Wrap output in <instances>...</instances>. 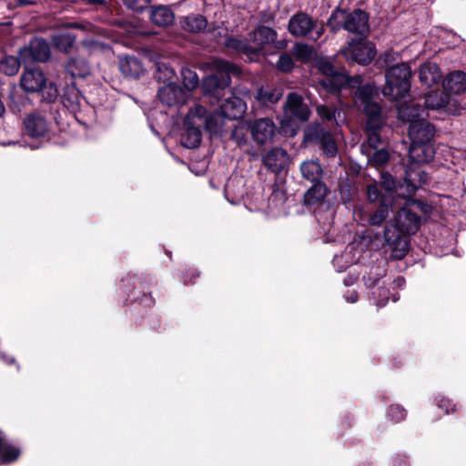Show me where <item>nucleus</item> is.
<instances>
[{
    "mask_svg": "<svg viewBox=\"0 0 466 466\" xmlns=\"http://www.w3.org/2000/svg\"><path fill=\"white\" fill-rule=\"evenodd\" d=\"M420 205L414 202L400 208L391 225L384 229V239L391 248V258L394 259L403 258L408 252L409 241L406 235L415 234L419 230L420 218L412 208Z\"/></svg>",
    "mask_w": 466,
    "mask_h": 466,
    "instance_id": "obj_1",
    "label": "nucleus"
},
{
    "mask_svg": "<svg viewBox=\"0 0 466 466\" xmlns=\"http://www.w3.org/2000/svg\"><path fill=\"white\" fill-rule=\"evenodd\" d=\"M186 133L182 137V144L187 148L198 147L201 143L202 133L200 127H204L211 133L219 129L218 119L214 120L212 115H208L207 109L201 105H196L188 111L185 118Z\"/></svg>",
    "mask_w": 466,
    "mask_h": 466,
    "instance_id": "obj_2",
    "label": "nucleus"
},
{
    "mask_svg": "<svg viewBox=\"0 0 466 466\" xmlns=\"http://www.w3.org/2000/svg\"><path fill=\"white\" fill-rule=\"evenodd\" d=\"M214 68L218 74L208 76L203 79L202 90L205 96L219 102L224 96L223 91L230 85V74L238 75L240 69L238 66L226 60L218 59L213 62Z\"/></svg>",
    "mask_w": 466,
    "mask_h": 466,
    "instance_id": "obj_3",
    "label": "nucleus"
},
{
    "mask_svg": "<svg viewBox=\"0 0 466 466\" xmlns=\"http://www.w3.org/2000/svg\"><path fill=\"white\" fill-rule=\"evenodd\" d=\"M410 76L411 69L407 63L390 66L386 71V85L383 87V95L394 101L404 98L410 88Z\"/></svg>",
    "mask_w": 466,
    "mask_h": 466,
    "instance_id": "obj_4",
    "label": "nucleus"
},
{
    "mask_svg": "<svg viewBox=\"0 0 466 466\" xmlns=\"http://www.w3.org/2000/svg\"><path fill=\"white\" fill-rule=\"evenodd\" d=\"M328 26L333 32L344 28L350 33L363 35L369 29V16L360 9L350 13L342 9H336L328 20Z\"/></svg>",
    "mask_w": 466,
    "mask_h": 466,
    "instance_id": "obj_5",
    "label": "nucleus"
},
{
    "mask_svg": "<svg viewBox=\"0 0 466 466\" xmlns=\"http://www.w3.org/2000/svg\"><path fill=\"white\" fill-rule=\"evenodd\" d=\"M276 39L277 32L274 29L260 25L248 34L246 42L230 38L228 40L227 46L249 56L262 51L266 46L273 44Z\"/></svg>",
    "mask_w": 466,
    "mask_h": 466,
    "instance_id": "obj_6",
    "label": "nucleus"
},
{
    "mask_svg": "<svg viewBox=\"0 0 466 466\" xmlns=\"http://www.w3.org/2000/svg\"><path fill=\"white\" fill-rule=\"evenodd\" d=\"M21 86L27 92H41L43 99L46 102H53L58 96V90L52 82H47L44 73L32 68L25 70L21 76Z\"/></svg>",
    "mask_w": 466,
    "mask_h": 466,
    "instance_id": "obj_7",
    "label": "nucleus"
},
{
    "mask_svg": "<svg viewBox=\"0 0 466 466\" xmlns=\"http://www.w3.org/2000/svg\"><path fill=\"white\" fill-rule=\"evenodd\" d=\"M316 68L323 76V78L319 81V86L327 93L337 92L340 87L350 84L351 81L345 72L336 70L329 60H319L316 64Z\"/></svg>",
    "mask_w": 466,
    "mask_h": 466,
    "instance_id": "obj_8",
    "label": "nucleus"
},
{
    "mask_svg": "<svg viewBox=\"0 0 466 466\" xmlns=\"http://www.w3.org/2000/svg\"><path fill=\"white\" fill-rule=\"evenodd\" d=\"M377 90L371 85L360 86L354 95L355 105L362 108L365 114L370 116V122L377 121L381 111L380 106L377 102Z\"/></svg>",
    "mask_w": 466,
    "mask_h": 466,
    "instance_id": "obj_9",
    "label": "nucleus"
},
{
    "mask_svg": "<svg viewBox=\"0 0 466 466\" xmlns=\"http://www.w3.org/2000/svg\"><path fill=\"white\" fill-rule=\"evenodd\" d=\"M289 33L297 37L305 36L312 33L311 39L318 40L324 32L322 25H318L317 22L305 13H298L292 15L289 22Z\"/></svg>",
    "mask_w": 466,
    "mask_h": 466,
    "instance_id": "obj_10",
    "label": "nucleus"
},
{
    "mask_svg": "<svg viewBox=\"0 0 466 466\" xmlns=\"http://www.w3.org/2000/svg\"><path fill=\"white\" fill-rule=\"evenodd\" d=\"M217 103L218 104V108L213 112H208V115H212L214 120L218 119L219 127L222 126L224 118H239L247 109L246 103L240 97L233 94H230V96L226 97L223 101L220 99L219 102Z\"/></svg>",
    "mask_w": 466,
    "mask_h": 466,
    "instance_id": "obj_11",
    "label": "nucleus"
},
{
    "mask_svg": "<svg viewBox=\"0 0 466 466\" xmlns=\"http://www.w3.org/2000/svg\"><path fill=\"white\" fill-rule=\"evenodd\" d=\"M340 53L344 55L347 60L360 65L370 64L376 56L374 45L362 39L352 40Z\"/></svg>",
    "mask_w": 466,
    "mask_h": 466,
    "instance_id": "obj_12",
    "label": "nucleus"
},
{
    "mask_svg": "<svg viewBox=\"0 0 466 466\" xmlns=\"http://www.w3.org/2000/svg\"><path fill=\"white\" fill-rule=\"evenodd\" d=\"M19 56L23 64L46 62L50 57V47L45 39L36 37L19 50Z\"/></svg>",
    "mask_w": 466,
    "mask_h": 466,
    "instance_id": "obj_13",
    "label": "nucleus"
},
{
    "mask_svg": "<svg viewBox=\"0 0 466 466\" xmlns=\"http://www.w3.org/2000/svg\"><path fill=\"white\" fill-rule=\"evenodd\" d=\"M306 139L319 145L328 157H334L338 153V146L332 135L319 125L309 128Z\"/></svg>",
    "mask_w": 466,
    "mask_h": 466,
    "instance_id": "obj_14",
    "label": "nucleus"
},
{
    "mask_svg": "<svg viewBox=\"0 0 466 466\" xmlns=\"http://www.w3.org/2000/svg\"><path fill=\"white\" fill-rule=\"evenodd\" d=\"M310 111L308 106L303 102V98L297 93H290L287 97L284 107V117L293 118L299 122L309 119Z\"/></svg>",
    "mask_w": 466,
    "mask_h": 466,
    "instance_id": "obj_15",
    "label": "nucleus"
},
{
    "mask_svg": "<svg viewBox=\"0 0 466 466\" xmlns=\"http://www.w3.org/2000/svg\"><path fill=\"white\" fill-rule=\"evenodd\" d=\"M275 130V124L268 117L259 118L249 123L250 134L258 144L263 145L271 141Z\"/></svg>",
    "mask_w": 466,
    "mask_h": 466,
    "instance_id": "obj_16",
    "label": "nucleus"
},
{
    "mask_svg": "<svg viewBox=\"0 0 466 466\" xmlns=\"http://www.w3.org/2000/svg\"><path fill=\"white\" fill-rule=\"evenodd\" d=\"M428 174L421 169L420 165H407L404 184L409 195L414 194L417 189L427 184Z\"/></svg>",
    "mask_w": 466,
    "mask_h": 466,
    "instance_id": "obj_17",
    "label": "nucleus"
},
{
    "mask_svg": "<svg viewBox=\"0 0 466 466\" xmlns=\"http://www.w3.org/2000/svg\"><path fill=\"white\" fill-rule=\"evenodd\" d=\"M427 116L418 119L409 127V137L413 143H431L434 136V127L426 120Z\"/></svg>",
    "mask_w": 466,
    "mask_h": 466,
    "instance_id": "obj_18",
    "label": "nucleus"
},
{
    "mask_svg": "<svg viewBox=\"0 0 466 466\" xmlns=\"http://www.w3.org/2000/svg\"><path fill=\"white\" fill-rule=\"evenodd\" d=\"M158 97L164 105L175 106L186 102L187 94L180 86L171 83L159 88Z\"/></svg>",
    "mask_w": 466,
    "mask_h": 466,
    "instance_id": "obj_19",
    "label": "nucleus"
},
{
    "mask_svg": "<svg viewBox=\"0 0 466 466\" xmlns=\"http://www.w3.org/2000/svg\"><path fill=\"white\" fill-rule=\"evenodd\" d=\"M435 154L433 146L431 143H413L409 148V163L410 165H420L430 162Z\"/></svg>",
    "mask_w": 466,
    "mask_h": 466,
    "instance_id": "obj_20",
    "label": "nucleus"
},
{
    "mask_svg": "<svg viewBox=\"0 0 466 466\" xmlns=\"http://www.w3.org/2000/svg\"><path fill=\"white\" fill-rule=\"evenodd\" d=\"M419 78L423 86L432 87L441 81L442 73L437 64L427 62L421 65L419 71Z\"/></svg>",
    "mask_w": 466,
    "mask_h": 466,
    "instance_id": "obj_21",
    "label": "nucleus"
},
{
    "mask_svg": "<svg viewBox=\"0 0 466 466\" xmlns=\"http://www.w3.org/2000/svg\"><path fill=\"white\" fill-rule=\"evenodd\" d=\"M24 124L26 133L32 137H43L48 132V124L46 118L39 114L28 116Z\"/></svg>",
    "mask_w": 466,
    "mask_h": 466,
    "instance_id": "obj_22",
    "label": "nucleus"
},
{
    "mask_svg": "<svg viewBox=\"0 0 466 466\" xmlns=\"http://www.w3.org/2000/svg\"><path fill=\"white\" fill-rule=\"evenodd\" d=\"M288 154L281 147H275L269 150L264 157L265 165L273 172H279L288 164Z\"/></svg>",
    "mask_w": 466,
    "mask_h": 466,
    "instance_id": "obj_23",
    "label": "nucleus"
},
{
    "mask_svg": "<svg viewBox=\"0 0 466 466\" xmlns=\"http://www.w3.org/2000/svg\"><path fill=\"white\" fill-rule=\"evenodd\" d=\"M424 116H428V114L425 109L418 104H405L398 108V117L402 121L409 122L410 125Z\"/></svg>",
    "mask_w": 466,
    "mask_h": 466,
    "instance_id": "obj_24",
    "label": "nucleus"
},
{
    "mask_svg": "<svg viewBox=\"0 0 466 466\" xmlns=\"http://www.w3.org/2000/svg\"><path fill=\"white\" fill-rule=\"evenodd\" d=\"M444 89L451 94H460L466 90V74L461 71L451 73L443 83Z\"/></svg>",
    "mask_w": 466,
    "mask_h": 466,
    "instance_id": "obj_25",
    "label": "nucleus"
},
{
    "mask_svg": "<svg viewBox=\"0 0 466 466\" xmlns=\"http://www.w3.org/2000/svg\"><path fill=\"white\" fill-rule=\"evenodd\" d=\"M425 106L429 109H445L451 111V100L447 94L441 91H434L425 96Z\"/></svg>",
    "mask_w": 466,
    "mask_h": 466,
    "instance_id": "obj_26",
    "label": "nucleus"
},
{
    "mask_svg": "<svg viewBox=\"0 0 466 466\" xmlns=\"http://www.w3.org/2000/svg\"><path fill=\"white\" fill-rule=\"evenodd\" d=\"M300 171L304 178L310 182L321 183L323 169L318 160H307L300 165Z\"/></svg>",
    "mask_w": 466,
    "mask_h": 466,
    "instance_id": "obj_27",
    "label": "nucleus"
},
{
    "mask_svg": "<svg viewBox=\"0 0 466 466\" xmlns=\"http://www.w3.org/2000/svg\"><path fill=\"white\" fill-rule=\"evenodd\" d=\"M119 68L128 77H138L144 72L141 62L134 56L120 58Z\"/></svg>",
    "mask_w": 466,
    "mask_h": 466,
    "instance_id": "obj_28",
    "label": "nucleus"
},
{
    "mask_svg": "<svg viewBox=\"0 0 466 466\" xmlns=\"http://www.w3.org/2000/svg\"><path fill=\"white\" fill-rule=\"evenodd\" d=\"M150 20L157 25L166 26L171 25L174 20V14L167 6L150 7Z\"/></svg>",
    "mask_w": 466,
    "mask_h": 466,
    "instance_id": "obj_29",
    "label": "nucleus"
},
{
    "mask_svg": "<svg viewBox=\"0 0 466 466\" xmlns=\"http://www.w3.org/2000/svg\"><path fill=\"white\" fill-rule=\"evenodd\" d=\"M66 70L72 77H85L90 73V66L84 58L76 56L69 58Z\"/></svg>",
    "mask_w": 466,
    "mask_h": 466,
    "instance_id": "obj_30",
    "label": "nucleus"
},
{
    "mask_svg": "<svg viewBox=\"0 0 466 466\" xmlns=\"http://www.w3.org/2000/svg\"><path fill=\"white\" fill-rule=\"evenodd\" d=\"M181 27L191 33H199L206 29L207 20L199 15L184 16L180 19Z\"/></svg>",
    "mask_w": 466,
    "mask_h": 466,
    "instance_id": "obj_31",
    "label": "nucleus"
},
{
    "mask_svg": "<svg viewBox=\"0 0 466 466\" xmlns=\"http://www.w3.org/2000/svg\"><path fill=\"white\" fill-rule=\"evenodd\" d=\"M327 187L324 183H315L304 195L306 205L313 206L320 203L327 195Z\"/></svg>",
    "mask_w": 466,
    "mask_h": 466,
    "instance_id": "obj_32",
    "label": "nucleus"
},
{
    "mask_svg": "<svg viewBox=\"0 0 466 466\" xmlns=\"http://www.w3.org/2000/svg\"><path fill=\"white\" fill-rule=\"evenodd\" d=\"M282 97V91L276 87H261L257 94V100L264 106L276 104Z\"/></svg>",
    "mask_w": 466,
    "mask_h": 466,
    "instance_id": "obj_33",
    "label": "nucleus"
},
{
    "mask_svg": "<svg viewBox=\"0 0 466 466\" xmlns=\"http://www.w3.org/2000/svg\"><path fill=\"white\" fill-rule=\"evenodd\" d=\"M20 451L15 446L5 441L3 433L0 431V463L7 464L18 458Z\"/></svg>",
    "mask_w": 466,
    "mask_h": 466,
    "instance_id": "obj_34",
    "label": "nucleus"
},
{
    "mask_svg": "<svg viewBox=\"0 0 466 466\" xmlns=\"http://www.w3.org/2000/svg\"><path fill=\"white\" fill-rule=\"evenodd\" d=\"M54 46L64 53H70L76 42V37L71 34H57L52 36Z\"/></svg>",
    "mask_w": 466,
    "mask_h": 466,
    "instance_id": "obj_35",
    "label": "nucleus"
},
{
    "mask_svg": "<svg viewBox=\"0 0 466 466\" xmlns=\"http://www.w3.org/2000/svg\"><path fill=\"white\" fill-rule=\"evenodd\" d=\"M390 207L381 203L378 208L369 217L367 224L370 226H381L389 217Z\"/></svg>",
    "mask_w": 466,
    "mask_h": 466,
    "instance_id": "obj_36",
    "label": "nucleus"
},
{
    "mask_svg": "<svg viewBox=\"0 0 466 466\" xmlns=\"http://www.w3.org/2000/svg\"><path fill=\"white\" fill-rule=\"evenodd\" d=\"M21 63L19 55L18 57L6 56L0 62V70L7 76H14L18 72Z\"/></svg>",
    "mask_w": 466,
    "mask_h": 466,
    "instance_id": "obj_37",
    "label": "nucleus"
},
{
    "mask_svg": "<svg viewBox=\"0 0 466 466\" xmlns=\"http://www.w3.org/2000/svg\"><path fill=\"white\" fill-rule=\"evenodd\" d=\"M317 112L319 117L323 121L330 122V123H337L338 118L340 117L341 111L329 107L327 106L321 105L317 107Z\"/></svg>",
    "mask_w": 466,
    "mask_h": 466,
    "instance_id": "obj_38",
    "label": "nucleus"
},
{
    "mask_svg": "<svg viewBox=\"0 0 466 466\" xmlns=\"http://www.w3.org/2000/svg\"><path fill=\"white\" fill-rule=\"evenodd\" d=\"M249 131V123H239L231 132V138L238 145L244 146L248 142L247 133Z\"/></svg>",
    "mask_w": 466,
    "mask_h": 466,
    "instance_id": "obj_39",
    "label": "nucleus"
},
{
    "mask_svg": "<svg viewBox=\"0 0 466 466\" xmlns=\"http://www.w3.org/2000/svg\"><path fill=\"white\" fill-rule=\"evenodd\" d=\"M291 53L298 60L307 62L313 56V48L309 45L297 44L293 46Z\"/></svg>",
    "mask_w": 466,
    "mask_h": 466,
    "instance_id": "obj_40",
    "label": "nucleus"
},
{
    "mask_svg": "<svg viewBox=\"0 0 466 466\" xmlns=\"http://www.w3.org/2000/svg\"><path fill=\"white\" fill-rule=\"evenodd\" d=\"M183 85L187 91H192L198 86L199 81L196 72L185 68L182 70Z\"/></svg>",
    "mask_w": 466,
    "mask_h": 466,
    "instance_id": "obj_41",
    "label": "nucleus"
},
{
    "mask_svg": "<svg viewBox=\"0 0 466 466\" xmlns=\"http://www.w3.org/2000/svg\"><path fill=\"white\" fill-rule=\"evenodd\" d=\"M390 159V153L388 150L381 148V149H376L370 156V162L377 167H383L388 163Z\"/></svg>",
    "mask_w": 466,
    "mask_h": 466,
    "instance_id": "obj_42",
    "label": "nucleus"
},
{
    "mask_svg": "<svg viewBox=\"0 0 466 466\" xmlns=\"http://www.w3.org/2000/svg\"><path fill=\"white\" fill-rule=\"evenodd\" d=\"M294 67L292 57L289 54H281L277 62V68L284 73L290 72Z\"/></svg>",
    "mask_w": 466,
    "mask_h": 466,
    "instance_id": "obj_43",
    "label": "nucleus"
},
{
    "mask_svg": "<svg viewBox=\"0 0 466 466\" xmlns=\"http://www.w3.org/2000/svg\"><path fill=\"white\" fill-rule=\"evenodd\" d=\"M388 416L391 420L399 422L402 420L406 416V411L400 405H392L390 407Z\"/></svg>",
    "mask_w": 466,
    "mask_h": 466,
    "instance_id": "obj_44",
    "label": "nucleus"
},
{
    "mask_svg": "<svg viewBox=\"0 0 466 466\" xmlns=\"http://www.w3.org/2000/svg\"><path fill=\"white\" fill-rule=\"evenodd\" d=\"M380 178V185L385 190L391 191L396 188L397 182L391 175L383 173Z\"/></svg>",
    "mask_w": 466,
    "mask_h": 466,
    "instance_id": "obj_45",
    "label": "nucleus"
},
{
    "mask_svg": "<svg viewBox=\"0 0 466 466\" xmlns=\"http://www.w3.org/2000/svg\"><path fill=\"white\" fill-rule=\"evenodd\" d=\"M366 196L369 201L374 202L380 198V190L376 182L370 183L366 186Z\"/></svg>",
    "mask_w": 466,
    "mask_h": 466,
    "instance_id": "obj_46",
    "label": "nucleus"
},
{
    "mask_svg": "<svg viewBox=\"0 0 466 466\" xmlns=\"http://www.w3.org/2000/svg\"><path fill=\"white\" fill-rule=\"evenodd\" d=\"M147 4V0H127L130 8L136 11H142Z\"/></svg>",
    "mask_w": 466,
    "mask_h": 466,
    "instance_id": "obj_47",
    "label": "nucleus"
},
{
    "mask_svg": "<svg viewBox=\"0 0 466 466\" xmlns=\"http://www.w3.org/2000/svg\"><path fill=\"white\" fill-rule=\"evenodd\" d=\"M438 406L443 409L447 414L450 412V410L453 411L455 410V406L451 402V400L445 398H442L440 400Z\"/></svg>",
    "mask_w": 466,
    "mask_h": 466,
    "instance_id": "obj_48",
    "label": "nucleus"
},
{
    "mask_svg": "<svg viewBox=\"0 0 466 466\" xmlns=\"http://www.w3.org/2000/svg\"><path fill=\"white\" fill-rule=\"evenodd\" d=\"M397 54L391 52V51H388V52H385L382 56H381V60L383 61V64L385 66H387L388 67L391 66H390V63H392L393 61H395V56H396Z\"/></svg>",
    "mask_w": 466,
    "mask_h": 466,
    "instance_id": "obj_49",
    "label": "nucleus"
},
{
    "mask_svg": "<svg viewBox=\"0 0 466 466\" xmlns=\"http://www.w3.org/2000/svg\"><path fill=\"white\" fill-rule=\"evenodd\" d=\"M380 142V137L379 134L375 130L370 131V133L369 134V137H368L369 145L371 147H376Z\"/></svg>",
    "mask_w": 466,
    "mask_h": 466,
    "instance_id": "obj_50",
    "label": "nucleus"
},
{
    "mask_svg": "<svg viewBox=\"0 0 466 466\" xmlns=\"http://www.w3.org/2000/svg\"><path fill=\"white\" fill-rule=\"evenodd\" d=\"M379 296L380 297H383L382 299H379L377 301V305L378 307H383L387 300H388V290L386 289H379Z\"/></svg>",
    "mask_w": 466,
    "mask_h": 466,
    "instance_id": "obj_51",
    "label": "nucleus"
},
{
    "mask_svg": "<svg viewBox=\"0 0 466 466\" xmlns=\"http://www.w3.org/2000/svg\"><path fill=\"white\" fill-rule=\"evenodd\" d=\"M341 198L344 202H350L351 200V196L350 190L346 188L345 186L340 187Z\"/></svg>",
    "mask_w": 466,
    "mask_h": 466,
    "instance_id": "obj_52",
    "label": "nucleus"
},
{
    "mask_svg": "<svg viewBox=\"0 0 466 466\" xmlns=\"http://www.w3.org/2000/svg\"><path fill=\"white\" fill-rule=\"evenodd\" d=\"M1 359L3 361H5L6 364L10 365L15 363V360L14 357L7 355L6 353H1Z\"/></svg>",
    "mask_w": 466,
    "mask_h": 466,
    "instance_id": "obj_53",
    "label": "nucleus"
},
{
    "mask_svg": "<svg viewBox=\"0 0 466 466\" xmlns=\"http://www.w3.org/2000/svg\"><path fill=\"white\" fill-rule=\"evenodd\" d=\"M87 4L90 5H105L106 1V0H86Z\"/></svg>",
    "mask_w": 466,
    "mask_h": 466,
    "instance_id": "obj_54",
    "label": "nucleus"
},
{
    "mask_svg": "<svg viewBox=\"0 0 466 466\" xmlns=\"http://www.w3.org/2000/svg\"><path fill=\"white\" fill-rule=\"evenodd\" d=\"M347 300L354 303L358 300V294L356 292H352L349 297H347Z\"/></svg>",
    "mask_w": 466,
    "mask_h": 466,
    "instance_id": "obj_55",
    "label": "nucleus"
},
{
    "mask_svg": "<svg viewBox=\"0 0 466 466\" xmlns=\"http://www.w3.org/2000/svg\"><path fill=\"white\" fill-rule=\"evenodd\" d=\"M365 284L369 287H371L376 284V280H372L370 277H368V279H365Z\"/></svg>",
    "mask_w": 466,
    "mask_h": 466,
    "instance_id": "obj_56",
    "label": "nucleus"
},
{
    "mask_svg": "<svg viewBox=\"0 0 466 466\" xmlns=\"http://www.w3.org/2000/svg\"><path fill=\"white\" fill-rule=\"evenodd\" d=\"M394 282H395V284H396L398 287H401V286H402V284L404 283V279H401V278H399V279H397Z\"/></svg>",
    "mask_w": 466,
    "mask_h": 466,
    "instance_id": "obj_57",
    "label": "nucleus"
},
{
    "mask_svg": "<svg viewBox=\"0 0 466 466\" xmlns=\"http://www.w3.org/2000/svg\"><path fill=\"white\" fill-rule=\"evenodd\" d=\"M341 259H342V257H341V256H336V257L334 258L333 262H334V264H337V263H338L339 260H341Z\"/></svg>",
    "mask_w": 466,
    "mask_h": 466,
    "instance_id": "obj_58",
    "label": "nucleus"
},
{
    "mask_svg": "<svg viewBox=\"0 0 466 466\" xmlns=\"http://www.w3.org/2000/svg\"><path fill=\"white\" fill-rule=\"evenodd\" d=\"M232 181H228L226 185V189L228 190L231 187Z\"/></svg>",
    "mask_w": 466,
    "mask_h": 466,
    "instance_id": "obj_59",
    "label": "nucleus"
},
{
    "mask_svg": "<svg viewBox=\"0 0 466 466\" xmlns=\"http://www.w3.org/2000/svg\"><path fill=\"white\" fill-rule=\"evenodd\" d=\"M281 125H283V126H284V125H286V119H283V120L281 121Z\"/></svg>",
    "mask_w": 466,
    "mask_h": 466,
    "instance_id": "obj_60",
    "label": "nucleus"
},
{
    "mask_svg": "<svg viewBox=\"0 0 466 466\" xmlns=\"http://www.w3.org/2000/svg\"><path fill=\"white\" fill-rule=\"evenodd\" d=\"M398 466H407V461H405V462L403 463V465L399 464Z\"/></svg>",
    "mask_w": 466,
    "mask_h": 466,
    "instance_id": "obj_61",
    "label": "nucleus"
}]
</instances>
